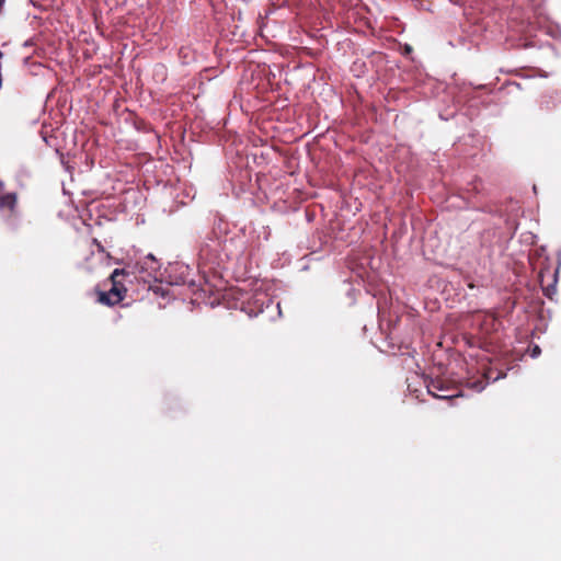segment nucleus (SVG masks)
<instances>
[{
	"instance_id": "f257e3e1",
	"label": "nucleus",
	"mask_w": 561,
	"mask_h": 561,
	"mask_svg": "<svg viewBox=\"0 0 561 561\" xmlns=\"http://www.w3.org/2000/svg\"><path fill=\"white\" fill-rule=\"evenodd\" d=\"M122 273L113 271L110 276L111 288L107 291L98 290V301L105 306H115L123 301L127 294L125 283L118 280Z\"/></svg>"
},
{
	"instance_id": "f03ea898",
	"label": "nucleus",
	"mask_w": 561,
	"mask_h": 561,
	"mask_svg": "<svg viewBox=\"0 0 561 561\" xmlns=\"http://www.w3.org/2000/svg\"><path fill=\"white\" fill-rule=\"evenodd\" d=\"M18 203L15 191H10L3 181H0V209L8 211L9 215L14 213Z\"/></svg>"
},
{
	"instance_id": "7ed1b4c3",
	"label": "nucleus",
	"mask_w": 561,
	"mask_h": 561,
	"mask_svg": "<svg viewBox=\"0 0 561 561\" xmlns=\"http://www.w3.org/2000/svg\"><path fill=\"white\" fill-rule=\"evenodd\" d=\"M428 393L439 399H454L459 394L450 393V389L444 385L442 380H432L427 385Z\"/></svg>"
},
{
	"instance_id": "20e7f679",
	"label": "nucleus",
	"mask_w": 561,
	"mask_h": 561,
	"mask_svg": "<svg viewBox=\"0 0 561 561\" xmlns=\"http://www.w3.org/2000/svg\"><path fill=\"white\" fill-rule=\"evenodd\" d=\"M114 271H117L119 273H122V275L119 276L118 280L122 282V283H127V282H131L129 278L130 276H134L135 278H141L144 280H146V277L142 276V272H144V266L140 265V264H135L133 266L128 265L124 268H115Z\"/></svg>"
},
{
	"instance_id": "39448f33",
	"label": "nucleus",
	"mask_w": 561,
	"mask_h": 561,
	"mask_svg": "<svg viewBox=\"0 0 561 561\" xmlns=\"http://www.w3.org/2000/svg\"><path fill=\"white\" fill-rule=\"evenodd\" d=\"M495 324H496V319L494 317H491V316L484 317L482 325H486V327H490L491 329H493L495 327Z\"/></svg>"
},
{
	"instance_id": "423d86ee",
	"label": "nucleus",
	"mask_w": 561,
	"mask_h": 561,
	"mask_svg": "<svg viewBox=\"0 0 561 561\" xmlns=\"http://www.w3.org/2000/svg\"><path fill=\"white\" fill-rule=\"evenodd\" d=\"M323 178H319V176H316V178H308L309 180V183L311 186H316V185H319V182L322 180Z\"/></svg>"
},
{
	"instance_id": "0eeeda50",
	"label": "nucleus",
	"mask_w": 561,
	"mask_h": 561,
	"mask_svg": "<svg viewBox=\"0 0 561 561\" xmlns=\"http://www.w3.org/2000/svg\"><path fill=\"white\" fill-rule=\"evenodd\" d=\"M540 353V348L539 346H535V348L533 350V356H536Z\"/></svg>"
},
{
	"instance_id": "6e6552de",
	"label": "nucleus",
	"mask_w": 561,
	"mask_h": 561,
	"mask_svg": "<svg viewBox=\"0 0 561 561\" xmlns=\"http://www.w3.org/2000/svg\"><path fill=\"white\" fill-rule=\"evenodd\" d=\"M147 259L151 262V264H152V265H153V264H157V262H156L154 257H153L151 254H150V255H148V256H147Z\"/></svg>"
},
{
	"instance_id": "1a4fd4ad",
	"label": "nucleus",
	"mask_w": 561,
	"mask_h": 561,
	"mask_svg": "<svg viewBox=\"0 0 561 561\" xmlns=\"http://www.w3.org/2000/svg\"><path fill=\"white\" fill-rule=\"evenodd\" d=\"M66 171L69 172V173H72L73 172V169L70 168L69 165L66 167Z\"/></svg>"
},
{
	"instance_id": "9d476101",
	"label": "nucleus",
	"mask_w": 561,
	"mask_h": 561,
	"mask_svg": "<svg viewBox=\"0 0 561 561\" xmlns=\"http://www.w3.org/2000/svg\"><path fill=\"white\" fill-rule=\"evenodd\" d=\"M412 48L410 46H405V53H411Z\"/></svg>"
}]
</instances>
